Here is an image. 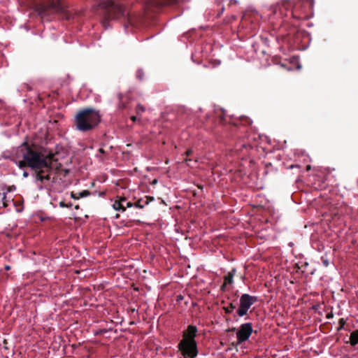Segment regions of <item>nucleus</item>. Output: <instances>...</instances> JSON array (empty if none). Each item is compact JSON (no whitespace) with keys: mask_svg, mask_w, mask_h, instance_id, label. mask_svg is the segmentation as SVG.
<instances>
[{"mask_svg":"<svg viewBox=\"0 0 358 358\" xmlns=\"http://www.w3.org/2000/svg\"><path fill=\"white\" fill-rule=\"evenodd\" d=\"M13 161L20 169L29 167L34 170L36 180L42 183L50 181L53 170L59 171L62 166L57 163L55 153L27 143L17 148Z\"/></svg>","mask_w":358,"mask_h":358,"instance_id":"obj_1","label":"nucleus"},{"mask_svg":"<svg viewBox=\"0 0 358 358\" xmlns=\"http://www.w3.org/2000/svg\"><path fill=\"white\" fill-rule=\"evenodd\" d=\"M36 11L42 19L47 20H52L55 14L68 21H78L82 15L80 11L68 10L61 0H47L45 3L37 4Z\"/></svg>","mask_w":358,"mask_h":358,"instance_id":"obj_2","label":"nucleus"},{"mask_svg":"<svg viewBox=\"0 0 358 358\" xmlns=\"http://www.w3.org/2000/svg\"><path fill=\"white\" fill-rule=\"evenodd\" d=\"M99 7L101 10L102 24L105 27L108 26L110 20H117L120 17H125L131 24L135 23L130 13L119 2L113 0H103L99 3Z\"/></svg>","mask_w":358,"mask_h":358,"instance_id":"obj_3","label":"nucleus"},{"mask_svg":"<svg viewBox=\"0 0 358 358\" xmlns=\"http://www.w3.org/2000/svg\"><path fill=\"white\" fill-rule=\"evenodd\" d=\"M101 122V115L99 111L87 108L80 110L76 115L74 125L76 129L82 132H87L94 129Z\"/></svg>","mask_w":358,"mask_h":358,"instance_id":"obj_4","label":"nucleus"},{"mask_svg":"<svg viewBox=\"0 0 358 358\" xmlns=\"http://www.w3.org/2000/svg\"><path fill=\"white\" fill-rule=\"evenodd\" d=\"M313 8V0H303L296 3L292 8V15L294 18L308 20Z\"/></svg>","mask_w":358,"mask_h":358,"instance_id":"obj_5","label":"nucleus"},{"mask_svg":"<svg viewBox=\"0 0 358 358\" xmlns=\"http://www.w3.org/2000/svg\"><path fill=\"white\" fill-rule=\"evenodd\" d=\"M257 301V296H251L248 294H242L240 297L239 306L236 310V315L239 317L246 315L250 307Z\"/></svg>","mask_w":358,"mask_h":358,"instance_id":"obj_6","label":"nucleus"},{"mask_svg":"<svg viewBox=\"0 0 358 358\" xmlns=\"http://www.w3.org/2000/svg\"><path fill=\"white\" fill-rule=\"evenodd\" d=\"M178 348L184 358H194L198 355L197 344L196 341L181 340L178 343Z\"/></svg>","mask_w":358,"mask_h":358,"instance_id":"obj_7","label":"nucleus"},{"mask_svg":"<svg viewBox=\"0 0 358 358\" xmlns=\"http://www.w3.org/2000/svg\"><path fill=\"white\" fill-rule=\"evenodd\" d=\"M247 134L240 138L236 143L235 150L238 152H242L243 150H250L253 148L252 143L257 138L255 134L246 131Z\"/></svg>","mask_w":358,"mask_h":358,"instance_id":"obj_8","label":"nucleus"},{"mask_svg":"<svg viewBox=\"0 0 358 358\" xmlns=\"http://www.w3.org/2000/svg\"><path fill=\"white\" fill-rule=\"evenodd\" d=\"M253 332L252 323L248 322L242 324L236 332L237 343L248 341Z\"/></svg>","mask_w":358,"mask_h":358,"instance_id":"obj_9","label":"nucleus"},{"mask_svg":"<svg viewBox=\"0 0 358 358\" xmlns=\"http://www.w3.org/2000/svg\"><path fill=\"white\" fill-rule=\"evenodd\" d=\"M181 0H149L148 6L150 8H155L156 9H161L164 6H172L178 3Z\"/></svg>","mask_w":358,"mask_h":358,"instance_id":"obj_10","label":"nucleus"},{"mask_svg":"<svg viewBox=\"0 0 358 358\" xmlns=\"http://www.w3.org/2000/svg\"><path fill=\"white\" fill-rule=\"evenodd\" d=\"M197 329L195 326L189 325L186 331L183 332V338L182 340H187V341H196L195 337L196 336Z\"/></svg>","mask_w":358,"mask_h":358,"instance_id":"obj_11","label":"nucleus"},{"mask_svg":"<svg viewBox=\"0 0 358 358\" xmlns=\"http://www.w3.org/2000/svg\"><path fill=\"white\" fill-rule=\"evenodd\" d=\"M292 7V3L289 1H282L280 3H278L276 5H273L271 6V10L273 14H275L279 10V11L282 12V8L287 10L289 8Z\"/></svg>","mask_w":358,"mask_h":358,"instance_id":"obj_12","label":"nucleus"},{"mask_svg":"<svg viewBox=\"0 0 358 358\" xmlns=\"http://www.w3.org/2000/svg\"><path fill=\"white\" fill-rule=\"evenodd\" d=\"M124 202H126L125 197H117L113 204V207L115 210H121L122 212L125 211L126 207L124 206Z\"/></svg>","mask_w":358,"mask_h":358,"instance_id":"obj_13","label":"nucleus"},{"mask_svg":"<svg viewBox=\"0 0 358 358\" xmlns=\"http://www.w3.org/2000/svg\"><path fill=\"white\" fill-rule=\"evenodd\" d=\"M236 272V269L232 268L230 272L228 273L227 275L224 278V283L221 286L222 290H224L227 284H231L233 282V278Z\"/></svg>","mask_w":358,"mask_h":358,"instance_id":"obj_14","label":"nucleus"},{"mask_svg":"<svg viewBox=\"0 0 358 358\" xmlns=\"http://www.w3.org/2000/svg\"><path fill=\"white\" fill-rule=\"evenodd\" d=\"M350 343L352 346H355L358 344V330H355L350 334Z\"/></svg>","mask_w":358,"mask_h":358,"instance_id":"obj_15","label":"nucleus"},{"mask_svg":"<svg viewBox=\"0 0 358 358\" xmlns=\"http://www.w3.org/2000/svg\"><path fill=\"white\" fill-rule=\"evenodd\" d=\"M236 300H234V301L231 302L228 306L224 307V310L226 313H227V314L231 313L234 311V310H235L236 308Z\"/></svg>","mask_w":358,"mask_h":358,"instance_id":"obj_16","label":"nucleus"},{"mask_svg":"<svg viewBox=\"0 0 358 358\" xmlns=\"http://www.w3.org/2000/svg\"><path fill=\"white\" fill-rule=\"evenodd\" d=\"M148 205V201H145L143 199H138L135 203L134 206L139 208H143L145 206Z\"/></svg>","mask_w":358,"mask_h":358,"instance_id":"obj_17","label":"nucleus"},{"mask_svg":"<svg viewBox=\"0 0 358 358\" xmlns=\"http://www.w3.org/2000/svg\"><path fill=\"white\" fill-rule=\"evenodd\" d=\"M130 15L133 17L135 23L134 24H129V22L127 20V19L125 17H123L124 19V20H125L124 23L126 24V27H128V25L137 26L138 22V17L137 16H136V15H134L131 13H130Z\"/></svg>","mask_w":358,"mask_h":358,"instance_id":"obj_18","label":"nucleus"},{"mask_svg":"<svg viewBox=\"0 0 358 358\" xmlns=\"http://www.w3.org/2000/svg\"><path fill=\"white\" fill-rule=\"evenodd\" d=\"M145 110V107L141 104H138L136 108V113L138 115H140L143 113H144Z\"/></svg>","mask_w":358,"mask_h":358,"instance_id":"obj_19","label":"nucleus"},{"mask_svg":"<svg viewBox=\"0 0 358 358\" xmlns=\"http://www.w3.org/2000/svg\"><path fill=\"white\" fill-rule=\"evenodd\" d=\"M122 94H118V99L120 101L119 103V108L122 110L126 108V104L122 101Z\"/></svg>","mask_w":358,"mask_h":358,"instance_id":"obj_20","label":"nucleus"},{"mask_svg":"<svg viewBox=\"0 0 358 358\" xmlns=\"http://www.w3.org/2000/svg\"><path fill=\"white\" fill-rule=\"evenodd\" d=\"M144 72L142 69H138L136 73V77L139 80H142L143 79Z\"/></svg>","mask_w":358,"mask_h":358,"instance_id":"obj_21","label":"nucleus"},{"mask_svg":"<svg viewBox=\"0 0 358 358\" xmlns=\"http://www.w3.org/2000/svg\"><path fill=\"white\" fill-rule=\"evenodd\" d=\"M346 321L344 318H341L338 320L339 327L337 328V331H339L344 328Z\"/></svg>","mask_w":358,"mask_h":358,"instance_id":"obj_22","label":"nucleus"},{"mask_svg":"<svg viewBox=\"0 0 358 358\" xmlns=\"http://www.w3.org/2000/svg\"><path fill=\"white\" fill-rule=\"evenodd\" d=\"M250 20V16L249 14H244L242 17L241 22L243 24H245L248 21Z\"/></svg>","mask_w":358,"mask_h":358,"instance_id":"obj_23","label":"nucleus"},{"mask_svg":"<svg viewBox=\"0 0 358 358\" xmlns=\"http://www.w3.org/2000/svg\"><path fill=\"white\" fill-rule=\"evenodd\" d=\"M59 205L61 208H71L72 206L71 203H66L64 201H60Z\"/></svg>","mask_w":358,"mask_h":358,"instance_id":"obj_24","label":"nucleus"},{"mask_svg":"<svg viewBox=\"0 0 358 358\" xmlns=\"http://www.w3.org/2000/svg\"><path fill=\"white\" fill-rule=\"evenodd\" d=\"M79 195L80 198L87 196L90 195V192L89 190H83L81 192H79Z\"/></svg>","mask_w":358,"mask_h":358,"instance_id":"obj_25","label":"nucleus"},{"mask_svg":"<svg viewBox=\"0 0 358 358\" xmlns=\"http://www.w3.org/2000/svg\"><path fill=\"white\" fill-rule=\"evenodd\" d=\"M241 121L243 122L244 124H248V125H250L252 124V120L248 117H245V118L242 119Z\"/></svg>","mask_w":358,"mask_h":358,"instance_id":"obj_26","label":"nucleus"},{"mask_svg":"<svg viewBox=\"0 0 358 358\" xmlns=\"http://www.w3.org/2000/svg\"><path fill=\"white\" fill-rule=\"evenodd\" d=\"M71 197L73 199H79L80 198L79 193H74L73 192L71 193Z\"/></svg>","mask_w":358,"mask_h":358,"instance_id":"obj_27","label":"nucleus"},{"mask_svg":"<svg viewBox=\"0 0 358 358\" xmlns=\"http://www.w3.org/2000/svg\"><path fill=\"white\" fill-rule=\"evenodd\" d=\"M143 199L145 201H148V205L150 203V202L154 201V198L150 196H146Z\"/></svg>","mask_w":358,"mask_h":358,"instance_id":"obj_28","label":"nucleus"},{"mask_svg":"<svg viewBox=\"0 0 358 358\" xmlns=\"http://www.w3.org/2000/svg\"><path fill=\"white\" fill-rule=\"evenodd\" d=\"M98 152H99V154L96 155V157L101 159V157L100 155L105 154V150L103 148H99L98 150Z\"/></svg>","mask_w":358,"mask_h":358,"instance_id":"obj_29","label":"nucleus"},{"mask_svg":"<svg viewBox=\"0 0 358 358\" xmlns=\"http://www.w3.org/2000/svg\"><path fill=\"white\" fill-rule=\"evenodd\" d=\"M124 206L127 208H131L133 206H134V204L133 203H131V201H127L126 202H124Z\"/></svg>","mask_w":358,"mask_h":358,"instance_id":"obj_30","label":"nucleus"},{"mask_svg":"<svg viewBox=\"0 0 358 358\" xmlns=\"http://www.w3.org/2000/svg\"><path fill=\"white\" fill-rule=\"evenodd\" d=\"M69 173V171L68 169H62V174L64 177H66Z\"/></svg>","mask_w":358,"mask_h":358,"instance_id":"obj_31","label":"nucleus"},{"mask_svg":"<svg viewBox=\"0 0 358 358\" xmlns=\"http://www.w3.org/2000/svg\"><path fill=\"white\" fill-rule=\"evenodd\" d=\"M192 152H193L192 150V149H189V150H187L185 152V155H186L187 157H189V156H190V155L192 154Z\"/></svg>","mask_w":358,"mask_h":358,"instance_id":"obj_32","label":"nucleus"},{"mask_svg":"<svg viewBox=\"0 0 358 358\" xmlns=\"http://www.w3.org/2000/svg\"><path fill=\"white\" fill-rule=\"evenodd\" d=\"M333 317H334V314H333L332 312H330V313H327V316H326V317L327 319H331V318H333Z\"/></svg>","mask_w":358,"mask_h":358,"instance_id":"obj_33","label":"nucleus"},{"mask_svg":"<svg viewBox=\"0 0 358 358\" xmlns=\"http://www.w3.org/2000/svg\"><path fill=\"white\" fill-rule=\"evenodd\" d=\"M15 189V186L12 185V186H10V187H8L7 191L8 192H11V191H13Z\"/></svg>","mask_w":358,"mask_h":358,"instance_id":"obj_34","label":"nucleus"},{"mask_svg":"<svg viewBox=\"0 0 358 358\" xmlns=\"http://www.w3.org/2000/svg\"><path fill=\"white\" fill-rule=\"evenodd\" d=\"M323 264L324 266L327 267L329 266V261L327 259H323Z\"/></svg>","mask_w":358,"mask_h":358,"instance_id":"obj_35","label":"nucleus"},{"mask_svg":"<svg viewBox=\"0 0 358 358\" xmlns=\"http://www.w3.org/2000/svg\"><path fill=\"white\" fill-rule=\"evenodd\" d=\"M131 120L133 121V122H136V120H137V117L135 116V115H133L131 117Z\"/></svg>","mask_w":358,"mask_h":358,"instance_id":"obj_36","label":"nucleus"},{"mask_svg":"<svg viewBox=\"0 0 358 358\" xmlns=\"http://www.w3.org/2000/svg\"><path fill=\"white\" fill-rule=\"evenodd\" d=\"M6 194L3 193V196L2 198L3 201H6Z\"/></svg>","mask_w":358,"mask_h":358,"instance_id":"obj_37","label":"nucleus"},{"mask_svg":"<svg viewBox=\"0 0 358 358\" xmlns=\"http://www.w3.org/2000/svg\"><path fill=\"white\" fill-rule=\"evenodd\" d=\"M237 1L236 0H231L230 1V4H232V3H236Z\"/></svg>","mask_w":358,"mask_h":358,"instance_id":"obj_38","label":"nucleus"},{"mask_svg":"<svg viewBox=\"0 0 358 358\" xmlns=\"http://www.w3.org/2000/svg\"><path fill=\"white\" fill-rule=\"evenodd\" d=\"M23 176H24V177H27V176H28V173H27V172H26V171H24V172L23 173Z\"/></svg>","mask_w":358,"mask_h":358,"instance_id":"obj_39","label":"nucleus"},{"mask_svg":"<svg viewBox=\"0 0 358 358\" xmlns=\"http://www.w3.org/2000/svg\"><path fill=\"white\" fill-rule=\"evenodd\" d=\"M10 266L7 265V266H5V269L7 270V271L10 270Z\"/></svg>","mask_w":358,"mask_h":358,"instance_id":"obj_40","label":"nucleus"},{"mask_svg":"<svg viewBox=\"0 0 358 358\" xmlns=\"http://www.w3.org/2000/svg\"><path fill=\"white\" fill-rule=\"evenodd\" d=\"M3 205L4 207H6L7 206L6 201H3Z\"/></svg>","mask_w":358,"mask_h":358,"instance_id":"obj_41","label":"nucleus"},{"mask_svg":"<svg viewBox=\"0 0 358 358\" xmlns=\"http://www.w3.org/2000/svg\"><path fill=\"white\" fill-rule=\"evenodd\" d=\"M180 299H182V296H178V301H179Z\"/></svg>","mask_w":358,"mask_h":358,"instance_id":"obj_42","label":"nucleus"},{"mask_svg":"<svg viewBox=\"0 0 358 358\" xmlns=\"http://www.w3.org/2000/svg\"><path fill=\"white\" fill-rule=\"evenodd\" d=\"M185 161H186V162L191 161V159H188L187 158H186V159H185Z\"/></svg>","mask_w":358,"mask_h":358,"instance_id":"obj_43","label":"nucleus"},{"mask_svg":"<svg viewBox=\"0 0 358 358\" xmlns=\"http://www.w3.org/2000/svg\"><path fill=\"white\" fill-rule=\"evenodd\" d=\"M52 182H55V178H52Z\"/></svg>","mask_w":358,"mask_h":358,"instance_id":"obj_44","label":"nucleus"},{"mask_svg":"<svg viewBox=\"0 0 358 358\" xmlns=\"http://www.w3.org/2000/svg\"><path fill=\"white\" fill-rule=\"evenodd\" d=\"M221 11H222V12H223V11H224V8H223V7L222 8Z\"/></svg>","mask_w":358,"mask_h":358,"instance_id":"obj_45","label":"nucleus"},{"mask_svg":"<svg viewBox=\"0 0 358 358\" xmlns=\"http://www.w3.org/2000/svg\"><path fill=\"white\" fill-rule=\"evenodd\" d=\"M200 189H202L203 187L202 186H198Z\"/></svg>","mask_w":358,"mask_h":358,"instance_id":"obj_46","label":"nucleus"}]
</instances>
